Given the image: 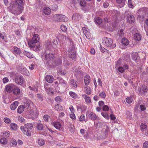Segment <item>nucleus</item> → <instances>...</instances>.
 <instances>
[{"label":"nucleus","mask_w":148,"mask_h":148,"mask_svg":"<svg viewBox=\"0 0 148 148\" xmlns=\"http://www.w3.org/2000/svg\"><path fill=\"white\" fill-rule=\"evenodd\" d=\"M39 40V35L37 34H34L28 42L29 46L30 47L33 48L34 51L40 50L41 49V46L38 42Z\"/></svg>","instance_id":"nucleus-1"},{"label":"nucleus","mask_w":148,"mask_h":148,"mask_svg":"<svg viewBox=\"0 0 148 148\" xmlns=\"http://www.w3.org/2000/svg\"><path fill=\"white\" fill-rule=\"evenodd\" d=\"M9 10L14 14H19L22 13L23 10V6H18L14 2H12L9 7Z\"/></svg>","instance_id":"nucleus-2"},{"label":"nucleus","mask_w":148,"mask_h":148,"mask_svg":"<svg viewBox=\"0 0 148 148\" xmlns=\"http://www.w3.org/2000/svg\"><path fill=\"white\" fill-rule=\"evenodd\" d=\"M33 127V124L32 123H28L25 125V127L21 126L20 129L23 134L28 136H30L31 135V131L29 130L31 129Z\"/></svg>","instance_id":"nucleus-3"},{"label":"nucleus","mask_w":148,"mask_h":148,"mask_svg":"<svg viewBox=\"0 0 148 148\" xmlns=\"http://www.w3.org/2000/svg\"><path fill=\"white\" fill-rule=\"evenodd\" d=\"M26 110H28L30 107L31 110L30 111V114L36 115V110L34 108V110L31 109L32 106H34V103L30 99H27L26 102L23 105Z\"/></svg>","instance_id":"nucleus-4"},{"label":"nucleus","mask_w":148,"mask_h":148,"mask_svg":"<svg viewBox=\"0 0 148 148\" xmlns=\"http://www.w3.org/2000/svg\"><path fill=\"white\" fill-rule=\"evenodd\" d=\"M102 42L103 45L108 47H110L113 43L112 39L107 37L103 38Z\"/></svg>","instance_id":"nucleus-5"},{"label":"nucleus","mask_w":148,"mask_h":148,"mask_svg":"<svg viewBox=\"0 0 148 148\" xmlns=\"http://www.w3.org/2000/svg\"><path fill=\"white\" fill-rule=\"evenodd\" d=\"M74 49L75 47L73 45L71 46V47H69L70 50L69 52V58H71L74 60H75L76 56L75 52L74 50Z\"/></svg>","instance_id":"nucleus-6"},{"label":"nucleus","mask_w":148,"mask_h":148,"mask_svg":"<svg viewBox=\"0 0 148 148\" xmlns=\"http://www.w3.org/2000/svg\"><path fill=\"white\" fill-rule=\"evenodd\" d=\"M44 54L46 60L53 59L54 57L53 54L49 50L47 49Z\"/></svg>","instance_id":"nucleus-7"},{"label":"nucleus","mask_w":148,"mask_h":148,"mask_svg":"<svg viewBox=\"0 0 148 148\" xmlns=\"http://www.w3.org/2000/svg\"><path fill=\"white\" fill-rule=\"evenodd\" d=\"M137 14L138 16V18H144L146 17V15H147V14H146L145 11L144 10L138 11L137 12Z\"/></svg>","instance_id":"nucleus-8"},{"label":"nucleus","mask_w":148,"mask_h":148,"mask_svg":"<svg viewBox=\"0 0 148 148\" xmlns=\"http://www.w3.org/2000/svg\"><path fill=\"white\" fill-rule=\"evenodd\" d=\"M15 86L16 85L14 84H9L5 86V89L8 92H10L13 91Z\"/></svg>","instance_id":"nucleus-9"},{"label":"nucleus","mask_w":148,"mask_h":148,"mask_svg":"<svg viewBox=\"0 0 148 148\" xmlns=\"http://www.w3.org/2000/svg\"><path fill=\"white\" fill-rule=\"evenodd\" d=\"M14 80L16 83L21 85L23 83V78L21 75H18L15 78Z\"/></svg>","instance_id":"nucleus-10"},{"label":"nucleus","mask_w":148,"mask_h":148,"mask_svg":"<svg viewBox=\"0 0 148 148\" xmlns=\"http://www.w3.org/2000/svg\"><path fill=\"white\" fill-rule=\"evenodd\" d=\"M88 116L89 118L92 121L97 120L99 118L93 112H91L89 113Z\"/></svg>","instance_id":"nucleus-11"},{"label":"nucleus","mask_w":148,"mask_h":148,"mask_svg":"<svg viewBox=\"0 0 148 148\" xmlns=\"http://www.w3.org/2000/svg\"><path fill=\"white\" fill-rule=\"evenodd\" d=\"M70 83L71 86L74 89L77 87V82L76 80L72 79L70 81Z\"/></svg>","instance_id":"nucleus-12"},{"label":"nucleus","mask_w":148,"mask_h":148,"mask_svg":"<svg viewBox=\"0 0 148 148\" xmlns=\"http://www.w3.org/2000/svg\"><path fill=\"white\" fill-rule=\"evenodd\" d=\"M45 79L47 82L51 83L53 82L54 78L52 75H48L46 76Z\"/></svg>","instance_id":"nucleus-13"},{"label":"nucleus","mask_w":148,"mask_h":148,"mask_svg":"<svg viewBox=\"0 0 148 148\" xmlns=\"http://www.w3.org/2000/svg\"><path fill=\"white\" fill-rule=\"evenodd\" d=\"M72 69L73 71L75 73V74L76 75H78L79 74H80L82 71L80 70V68L79 67L77 68L75 67H74Z\"/></svg>","instance_id":"nucleus-14"},{"label":"nucleus","mask_w":148,"mask_h":148,"mask_svg":"<svg viewBox=\"0 0 148 148\" xmlns=\"http://www.w3.org/2000/svg\"><path fill=\"white\" fill-rule=\"evenodd\" d=\"M53 125L56 129L60 130L61 125L59 122L54 121L53 123Z\"/></svg>","instance_id":"nucleus-15"},{"label":"nucleus","mask_w":148,"mask_h":148,"mask_svg":"<svg viewBox=\"0 0 148 148\" xmlns=\"http://www.w3.org/2000/svg\"><path fill=\"white\" fill-rule=\"evenodd\" d=\"M45 46L46 47L47 50H49V49H51L52 47L51 42L50 40L49 39L46 41Z\"/></svg>","instance_id":"nucleus-16"},{"label":"nucleus","mask_w":148,"mask_h":148,"mask_svg":"<svg viewBox=\"0 0 148 148\" xmlns=\"http://www.w3.org/2000/svg\"><path fill=\"white\" fill-rule=\"evenodd\" d=\"M95 125H96V126L98 128H101L104 125V123L100 121H98L94 122Z\"/></svg>","instance_id":"nucleus-17"},{"label":"nucleus","mask_w":148,"mask_h":148,"mask_svg":"<svg viewBox=\"0 0 148 148\" xmlns=\"http://www.w3.org/2000/svg\"><path fill=\"white\" fill-rule=\"evenodd\" d=\"M13 94L15 95H18L20 94V90L19 88L16 86L14 89L12 91Z\"/></svg>","instance_id":"nucleus-18"},{"label":"nucleus","mask_w":148,"mask_h":148,"mask_svg":"<svg viewBox=\"0 0 148 148\" xmlns=\"http://www.w3.org/2000/svg\"><path fill=\"white\" fill-rule=\"evenodd\" d=\"M23 54L29 58H32L34 57L32 53L26 51H24Z\"/></svg>","instance_id":"nucleus-19"},{"label":"nucleus","mask_w":148,"mask_h":148,"mask_svg":"<svg viewBox=\"0 0 148 148\" xmlns=\"http://www.w3.org/2000/svg\"><path fill=\"white\" fill-rule=\"evenodd\" d=\"M13 52L14 53H15L19 54L20 56H21L20 55L21 53V50L20 48L18 47L14 46L13 47Z\"/></svg>","instance_id":"nucleus-20"},{"label":"nucleus","mask_w":148,"mask_h":148,"mask_svg":"<svg viewBox=\"0 0 148 148\" xmlns=\"http://www.w3.org/2000/svg\"><path fill=\"white\" fill-rule=\"evenodd\" d=\"M18 105V102L15 101L12 103L10 106V108L12 110H15Z\"/></svg>","instance_id":"nucleus-21"},{"label":"nucleus","mask_w":148,"mask_h":148,"mask_svg":"<svg viewBox=\"0 0 148 148\" xmlns=\"http://www.w3.org/2000/svg\"><path fill=\"white\" fill-rule=\"evenodd\" d=\"M82 97L84 99L85 101L87 103H90L91 102L90 98L87 95L84 94H83L82 95Z\"/></svg>","instance_id":"nucleus-22"},{"label":"nucleus","mask_w":148,"mask_h":148,"mask_svg":"<svg viewBox=\"0 0 148 148\" xmlns=\"http://www.w3.org/2000/svg\"><path fill=\"white\" fill-rule=\"evenodd\" d=\"M36 128L38 130H45V127L41 123H38Z\"/></svg>","instance_id":"nucleus-23"},{"label":"nucleus","mask_w":148,"mask_h":148,"mask_svg":"<svg viewBox=\"0 0 148 148\" xmlns=\"http://www.w3.org/2000/svg\"><path fill=\"white\" fill-rule=\"evenodd\" d=\"M90 76L86 75L85 77L84 81L86 85H88L90 82Z\"/></svg>","instance_id":"nucleus-24"},{"label":"nucleus","mask_w":148,"mask_h":148,"mask_svg":"<svg viewBox=\"0 0 148 148\" xmlns=\"http://www.w3.org/2000/svg\"><path fill=\"white\" fill-rule=\"evenodd\" d=\"M43 12L45 14L49 15L51 12V9L49 7H45L43 9Z\"/></svg>","instance_id":"nucleus-25"},{"label":"nucleus","mask_w":148,"mask_h":148,"mask_svg":"<svg viewBox=\"0 0 148 148\" xmlns=\"http://www.w3.org/2000/svg\"><path fill=\"white\" fill-rule=\"evenodd\" d=\"M141 36L139 33H136L135 34L134 36V39L136 40L139 41L141 39Z\"/></svg>","instance_id":"nucleus-26"},{"label":"nucleus","mask_w":148,"mask_h":148,"mask_svg":"<svg viewBox=\"0 0 148 148\" xmlns=\"http://www.w3.org/2000/svg\"><path fill=\"white\" fill-rule=\"evenodd\" d=\"M117 3L120 4L121 8L123 7L125 4V0H116Z\"/></svg>","instance_id":"nucleus-27"},{"label":"nucleus","mask_w":148,"mask_h":148,"mask_svg":"<svg viewBox=\"0 0 148 148\" xmlns=\"http://www.w3.org/2000/svg\"><path fill=\"white\" fill-rule=\"evenodd\" d=\"M132 58L134 60L136 61L139 59L138 55L137 53H134L132 54Z\"/></svg>","instance_id":"nucleus-28"},{"label":"nucleus","mask_w":148,"mask_h":148,"mask_svg":"<svg viewBox=\"0 0 148 148\" xmlns=\"http://www.w3.org/2000/svg\"><path fill=\"white\" fill-rule=\"evenodd\" d=\"M121 43L123 45H127L129 44V41L127 38H122V40Z\"/></svg>","instance_id":"nucleus-29"},{"label":"nucleus","mask_w":148,"mask_h":148,"mask_svg":"<svg viewBox=\"0 0 148 148\" xmlns=\"http://www.w3.org/2000/svg\"><path fill=\"white\" fill-rule=\"evenodd\" d=\"M69 93L70 96L74 99H77L78 97L77 94L73 92L70 91Z\"/></svg>","instance_id":"nucleus-30"},{"label":"nucleus","mask_w":148,"mask_h":148,"mask_svg":"<svg viewBox=\"0 0 148 148\" xmlns=\"http://www.w3.org/2000/svg\"><path fill=\"white\" fill-rule=\"evenodd\" d=\"M24 109H25V108L23 105H20L18 107L17 109V112L21 114L23 112Z\"/></svg>","instance_id":"nucleus-31"},{"label":"nucleus","mask_w":148,"mask_h":148,"mask_svg":"<svg viewBox=\"0 0 148 148\" xmlns=\"http://www.w3.org/2000/svg\"><path fill=\"white\" fill-rule=\"evenodd\" d=\"M53 17L56 18H65L66 17V16L64 15L57 14L54 15L53 16Z\"/></svg>","instance_id":"nucleus-32"},{"label":"nucleus","mask_w":148,"mask_h":148,"mask_svg":"<svg viewBox=\"0 0 148 148\" xmlns=\"http://www.w3.org/2000/svg\"><path fill=\"white\" fill-rule=\"evenodd\" d=\"M123 30L121 29L120 30H118L117 33V36L119 37V39L122 37L124 35V33L123 32Z\"/></svg>","instance_id":"nucleus-33"},{"label":"nucleus","mask_w":148,"mask_h":148,"mask_svg":"<svg viewBox=\"0 0 148 148\" xmlns=\"http://www.w3.org/2000/svg\"><path fill=\"white\" fill-rule=\"evenodd\" d=\"M84 90L85 93L87 95H90L91 92V90L90 87H85Z\"/></svg>","instance_id":"nucleus-34"},{"label":"nucleus","mask_w":148,"mask_h":148,"mask_svg":"<svg viewBox=\"0 0 148 148\" xmlns=\"http://www.w3.org/2000/svg\"><path fill=\"white\" fill-rule=\"evenodd\" d=\"M10 127L11 129L15 130H16L18 128V126L16 124L14 123L10 124Z\"/></svg>","instance_id":"nucleus-35"},{"label":"nucleus","mask_w":148,"mask_h":148,"mask_svg":"<svg viewBox=\"0 0 148 148\" xmlns=\"http://www.w3.org/2000/svg\"><path fill=\"white\" fill-rule=\"evenodd\" d=\"M15 4L18 6H23V0H16Z\"/></svg>","instance_id":"nucleus-36"},{"label":"nucleus","mask_w":148,"mask_h":148,"mask_svg":"<svg viewBox=\"0 0 148 148\" xmlns=\"http://www.w3.org/2000/svg\"><path fill=\"white\" fill-rule=\"evenodd\" d=\"M59 80L60 84H62L63 86H64V87H67L66 84L67 82H66L62 78L60 79Z\"/></svg>","instance_id":"nucleus-37"},{"label":"nucleus","mask_w":148,"mask_h":148,"mask_svg":"<svg viewBox=\"0 0 148 148\" xmlns=\"http://www.w3.org/2000/svg\"><path fill=\"white\" fill-rule=\"evenodd\" d=\"M55 109L57 111H61L62 110L63 108L59 104H57L55 105Z\"/></svg>","instance_id":"nucleus-38"},{"label":"nucleus","mask_w":148,"mask_h":148,"mask_svg":"<svg viewBox=\"0 0 148 148\" xmlns=\"http://www.w3.org/2000/svg\"><path fill=\"white\" fill-rule=\"evenodd\" d=\"M37 142L41 146L44 145L45 143V140L41 138L39 139L38 140Z\"/></svg>","instance_id":"nucleus-39"},{"label":"nucleus","mask_w":148,"mask_h":148,"mask_svg":"<svg viewBox=\"0 0 148 148\" xmlns=\"http://www.w3.org/2000/svg\"><path fill=\"white\" fill-rule=\"evenodd\" d=\"M55 64L56 65H61L62 64V60L60 58L58 59L55 62Z\"/></svg>","instance_id":"nucleus-40"},{"label":"nucleus","mask_w":148,"mask_h":148,"mask_svg":"<svg viewBox=\"0 0 148 148\" xmlns=\"http://www.w3.org/2000/svg\"><path fill=\"white\" fill-rule=\"evenodd\" d=\"M105 127L106 128V129L104 132L105 135L106 136L108 135V134L110 130V128L107 125H106Z\"/></svg>","instance_id":"nucleus-41"},{"label":"nucleus","mask_w":148,"mask_h":148,"mask_svg":"<svg viewBox=\"0 0 148 148\" xmlns=\"http://www.w3.org/2000/svg\"><path fill=\"white\" fill-rule=\"evenodd\" d=\"M28 88L30 90L35 91H37L38 90V87L36 86H34L33 87L29 86Z\"/></svg>","instance_id":"nucleus-42"},{"label":"nucleus","mask_w":148,"mask_h":148,"mask_svg":"<svg viewBox=\"0 0 148 148\" xmlns=\"http://www.w3.org/2000/svg\"><path fill=\"white\" fill-rule=\"evenodd\" d=\"M73 127L74 126L72 124H70L69 127V130L72 133H73L74 132V128Z\"/></svg>","instance_id":"nucleus-43"},{"label":"nucleus","mask_w":148,"mask_h":148,"mask_svg":"<svg viewBox=\"0 0 148 148\" xmlns=\"http://www.w3.org/2000/svg\"><path fill=\"white\" fill-rule=\"evenodd\" d=\"M81 18V16L79 14L75 13L73 14L72 18Z\"/></svg>","instance_id":"nucleus-44"},{"label":"nucleus","mask_w":148,"mask_h":148,"mask_svg":"<svg viewBox=\"0 0 148 148\" xmlns=\"http://www.w3.org/2000/svg\"><path fill=\"white\" fill-rule=\"evenodd\" d=\"M0 141L1 143L3 144H6L7 142L6 138L4 137L1 138Z\"/></svg>","instance_id":"nucleus-45"},{"label":"nucleus","mask_w":148,"mask_h":148,"mask_svg":"<svg viewBox=\"0 0 148 148\" xmlns=\"http://www.w3.org/2000/svg\"><path fill=\"white\" fill-rule=\"evenodd\" d=\"M84 33L86 36V38H88L89 39L90 37V33L87 31V30H86L85 31H84Z\"/></svg>","instance_id":"nucleus-46"},{"label":"nucleus","mask_w":148,"mask_h":148,"mask_svg":"<svg viewBox=\"0 0 148 148\" xmlns=\"http://www.w3.org/2000/svg\"><path fill=\"white\" fill-rule=\"evenodd\" d=\"M50 116L48 115L45 114L43 116V119L45 122H48L49 120Z\"/></svg>","instance_id":"nucleus-47"},{"label":"nucleus","mask_w":148,"mask_h":148,"mask_svg":"<svg viewBox=\"0 0 148 148\" xmlns=\"http://www.w3.org/2000/svg\"><path fill=\"white\" fill-rule=\"evenodd\" d=\"M125 15L127 16V18H135L134 16L131 13L129 12L127 14L125 13Z\"/></svg>","instance_id":"nucleus-48"},{"label":"nucleus","mask_w":148,"mask_h":148,"mask_svg":"<svg viewBox=\"0 0 148 148\" xmlns=\"http://www.w3.org/2000/svg\"><path fill=\"white\" fill-rule=\"evenodd\" d=\"M101 115L106 119H109V117L108 114L105 112H102L101 113Z\"/></svg>","instance_id":"nucleus-49"},{"label":"nucleus","mask_w":148,"mask_h":148,"mask_svg":"<svg viewBox=\"0 0 148 148\" xmlns=\"http://www.w3.org/2000/svg\"><path fill=\"white\" fill-rule=\"evenodd\" d=\"M95 23L97 24H100L102 22V19H94Z\"/></svg>","instance_id":"nucleus-50"},{"label":"nucleus","mask_w":148,"mask_h":148,"mask_svg":"<svg viewBox=\"0 0 148 148\" xmlns=\"http://www.w3.org/2000/svg\"><path fill=\"white\" fill-rule=\"evenodd\" d=\"M36 97L39 100L42 101L43 100V97L41 94H38L36 95Z\"/></svg>","instance_id":"nucleus-51"},{"label":"nucleus","mask_w":148,"mask_h":148,"mask_svg":"<svg viewBox=\"0 0 148 148\" xmlns=\"http://www.w3.org/2000/svg\"><path fill=\"white\" fill-rule=\"evenodd\" d=\"M132 97H127L126 99V101L127 103H132Z\"/></svg>","instance_id":"nucleus-52"},{"label":"nucleus","mask_w":148,"mask_h":148,"mask_svg":"<svg viewBox=\"0 0 148 148\" xmlns=\"http://www.w3.org/2000/svg\"><path fill=\"white\" fill-rule=\"evenodd\" d=\"M80 5L83 7L85 6L86 5V2L84 0H81L80 1Z\"/></svg>","instance_id":"nucleus-53"},{"label":"nucleus","mask_w":148,"mask_h":148,"mask_svg":"<svg viewBox=\"0 0 148 148\" xmlns=\"http://www.w3.org/2000/svg\"><path fill=\"white\" fill-rule=\"evenodd\" d=\"M85 116L84 114H82L79 119V121H85Z\"/></svg>","instance_id":"nucleus-54"},{"label":"nucleus","mask_w":148,"mask_h":148,"mask_svg":"<svg viewBox=\"0 0 148 148\" xmlns=\"http://www.w3.org/2000/svg\"><path fill=\"white\" fill-rule=\"evenodd\" d=\"M55 100L58 103H59L60 102H61L62 100L60 97L59 96L56 97L55 99Z\"/></svg>","instance_id":"nucleus-55"},{"label":"nucleus","mask_w":148,"mask_h":148,"mask_svg":"<svg viewBox=\"0 0 148 148\" xmlns=\"http://www.w3.org/2000/svg\"><path fill=\"white\" fill-rule=\"evenodd\" d=\"M23 70L24 74L25 75H29V72L25 68H23Z\"/></svg>","instance_id":"nucleus-56"},{"label":"nucleus","mask_w":148,"mask_h":148,"mask_svg":"<svg viewBox=\"0 0 148 148\" xmlns=\"http://www.w3.org/2000/svg\"><path fill=\"white\" fill-rule=\"evenodd\" d=\"M140 127L142 129V130H146L147 128V126L144 123L141 124Z\"/></svg>","instance_id":"nucleus-57"},{"label":"nucleus","mask_w":148,"mask_h":148,"mask_svg":"<svg viewBox=\"0 0 148 148\" xmlns=\"http://www.w3.org/2000/svg\"><path fill=\"white\" fill-rule=\"evenodd\" d=\"M3 135L4 136L8 137L9 136L10 133L9 132H5L2 133Z\"/></svg>","instance_id":"nucleus-58"},{"label":"nucleus","mask_w":148,"mask_h":148,"mask_svg":"<svg viewBox=\"0 0 148 148\" xmlns=\"http://www.w3.org/2000/svg\"><path fill=\"white\" fill-rule=\"evenodd\" d=\"M118 69L119 72L123 73L124 71V69L122 66H120L118 68Z\"/></svg>","instance_id":"nucleus-59"},{"label":"nucleus","mask_w":148,"mask_h":148,"mask_svg":"<svg viewBox=\"0 0 148 148\" xmlns=\"http://www.w3.org/2000/svg\"><path fill=\"white\" fill-rule=\"evenodd\" d=\"M132 0H128V4L129 7L132 8L133 7V5H132Z\"/></svg>","instance_id":"nucleus-60"},{"label":"nucleus","mask_w":148,"mask_h":148,"mask_svg":"<svg viewBox=\"0 0 148 148\" xmlns=\"http://www.w3.org/2000/svg\"><path fill=\"white\" fill-rule=\"evenodd\" d=\"M9 81V79L7 77L4 78L3 79V82L4 84H5L8 82Z\"/></svg>","instance_id":"nucleus-61"},{"label":"nucleus","mask_w":148,"mask_h":148,"mask_svg":"<svg viewBox=\"0 0 148 148\" xmlns=\"http://www.w3.org/2000/svg\"><path fill=\"white\" fill-rule=\"evenodd\" d=\"M4 122L6 123H10L11 122L10 119L8 118H5L4 119Z\"/></svg>","instance_id":"nucleus-62"},{"label":"nucleus","mask_w":148,"mask_h":148,"mask_svg":"<svg viewBox=\"0 0 148 148\" xmlns=\"http://www.w3.org/2000/svg\"><path fill=\"white\" fill-rule=\"evenodd\" d=\"M109 109L108 106L107 105L103 106V110L104 111H108Z\"/></svg>","instance_id":"nucleus-63"},{"label":"nucleus","mask_w":148,"mask_h":148,"mask_svg":"<svg viewBox=\"0 0 148 148\" xmlns=\"http://www.w3.org/2000/svg\"><path fill=\"white\" fill-rule=\"evenodd\" d=\"M143 148H148V141L145 142L143 144Z\"/></svg>","instance_id":"nucleus-64"}]
</instances>
